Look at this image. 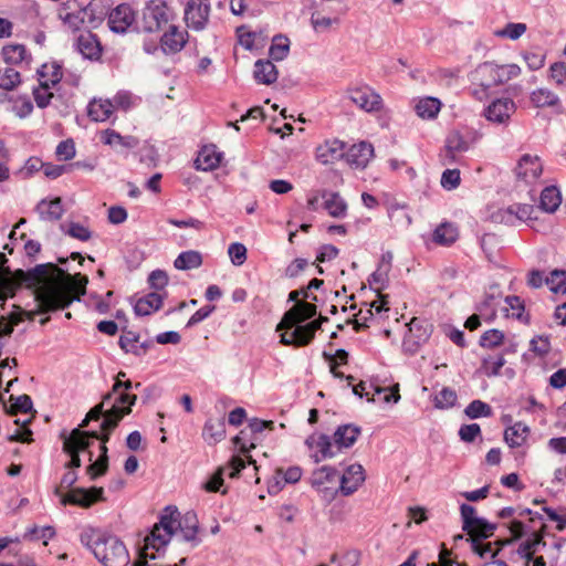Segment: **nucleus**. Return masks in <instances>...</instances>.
Segmentation results:
<instances>
[{"label":"nucleus","mask_w":566,"mask_h":566,"mask_svg":"<svg viewBox=\"0 0 566 566\" xmlns=\"http://www.w3.org/2000/svg\"><path fill=\"white\" fill-rule=\"evenodd\" d=\"M21 285L34 289V301L40 314L64 310L77 300L71 290V275L52 262L39 264L27 272L17 270L13 277L0 273V298Z\"/></svg>","instance_id":"obj_1"},{"label":"nucleus","mask_w":566,"mask_h":566,"mask_svg":"<svg viewBox=\"0 0 566 566\" xmlns=\"http://www.w3.org/2000/svg\"><path fill=\"white\" fill-rule=\"evenodd\" d=\"M80 542L104 566H126L129 563L128 551L116 535L87 527L81 533Z\"/></svg>","instance_id":"obj_2"},{"label":"nucleus","mask_w":566,"mask_h":566,"mask_svg":"<svg viewBox=\"0 0 566 566\" xmlns=\"http://www.w3.org/2000/svg\"><path fill=\"white\" fill-rule=\"evenodd\" d=\"M179 517L180 513L176 506H166L159 522L153 526L150 533L144 539L145 549L159 552L165 547L177 531Z\"/></svg>","instance_id":"obj_3"},{"label":"nucleus","mask_w":566,"mask_h":566,"mask_svg":"<svg viewBox=\"0 0 566 566\" xmlns=\"http://www.w3.org/2000/svg\"><path fill=\"white\" fill-rule=\"evenodd\" d=\"M170 20V11L165 1L150 0L143 10L140 30L155 33L164 30Z\"/></svg>","instance_id":"obj_4"},{"label":"nucleus","mask_w":566,"mask_h":566,"mask_svg":"<svg viewBox=\"0 0 566 566\" xmlns=\"http://www.w3.org/2000/svg\"><path fill=\"white\" fill-rule=\"evenodd\" d=\"M475 513L476 511L474 506L467 503H462L460 505L463 532L470 536L471 534L473 535L474 532L481 531L482 533L480 534V537H491L494 534L497 525L495 523H490L484 517L476 516Z\"/></svg>","instance_id":"obj_5"},{"label":"nucleus","mask_w":566,"mask_h":566,"mask_svg":"<svg viewBox=\"0 0 566 566\" xmlns=\"http://www.w3.org/2000/svg\"><path fill=\"white\" fill-rule=\"evenodd\" d=\"M135 394L119 391L113 395L106 411V424L111 428H117L123 418L132 412V407L136 403Z\"/></svg>","instance_id":"obj_6"},{"label":"nucleus","mask_w":566,"mask_h":566,"mask_svg":"<svg viewBox=\"0 0 566 566\" xmlns=\"http://www.w3.org/2000/svg\"><path fill=\"white\" fill-rule=\"evenodd\" d=\"M104 489L101 486L73 488L65 495H61L62 505H74L88 509L97 502H104Z\"/></svg>","instance_id":"obj_7"},{"label":"nucleus","mask_w":566,"mask_h":566,"mask_svg":"<svg viewBox=\"0 0 566 566\" xmlns=\"http://www.w3.org/2000/svg\"><path fill=\"white\" fill-rule=\"evenodd\" d=\"M337 481L338 471L331 465H323L314 470L310 478L311 486L321 493L326 501H333L338 491L332 486H326V484H335Z\"/></svg>","instance_id":"obj_8"},{"label":"nucleus","mask_w":566,"mask_h":566,"mask_svg":"<svg viewBox=\"0 0 566 566\" xmlns=\"http://www.w3.org/2000/svg\"><path fill=\"white\" fill-rule=\"evenodd\" d=\"M347 97L360 109L371 113L382 107V98L368 85L348 87Z\"/></svg>","instance_id":"obj_9"},{"label":"nucleus","mask_w":566,"mask_h":566,"mask_svg":"<svg viewBox=\"0 0 566 566\" xmlns=\"http://www.w3.org/2000/svg\"><path fill=\"white\" fill-rule=\"evenodd\" d=\"M374 157L375 149L373 144L361 140L345 150L344 159L350 168L364 170Z\"/></svg>","instance_id":"obj_10"},{"label":"nucleus","mask_w":566,"mask_h":566,"mask_svg":"<svg viewBox=\"0 0 566 566\" xmlns=\"http://www.w3.org/2000/svg\"><path fill=\"white\" fill-rule=\"evenodd\" d=\"M210 14V4L207 0H189L185 8V21L188 28L203 30Z\"/></svg>","instance_id":"obj_11"},{"label":"nucleus","mask_w":566,"mask_h":566,"mask_svg":"<svg viewBox=\"0 0 566 566\" xmlns=\"http://www.w3.org/2000/svg\"><path fill=\"white\" fill-rule=\"evenodd\" d=\"M136 13L129 4L122 3L114 8L107 18L109 29L115 33H125L135 22Z\"/></svg>","instance_id":"obj_12"},{"label":"nucleus","mask_w":566,"mask_h":566,"mask_svg":"<svg viewBox=\"0 0 566 566\" xmlns=\"http://www.w3.org/2000/svg\"><path fill=\"white\" fill-rule=\"evenodd\" d=\"M305 444L308 449H316V452L312 454L315 463H319L324 460L331 459L336 455L334 440L325 433H313L305 440Z\"/></svg>","instance_id":"obj_13"},{"label":"nucleus","mask_w":566,"mask_h":566,"mask_svg":"<svg viewBox=\"0 0 566 566\" xmlns=\"http://www.w3.org/2000/svg\"><path fill=\"white\" fill-rule=\"evenodd\" d=\"M346 144L337 138L326 139L315 149V158L323 165H333L345 156Z\"/></svg>","instance_id":"obj_14"},{"label":"nucleus","mask_w":566,"mask_h":566,"mask_svg":"<svg viewBox=\"0 0 566 566\" xmlns=\"http://www.w3.org/2000/svg\"><path fill=\"white\" fill-rule=\"evenodd\" d=\"M338 481L339 492L344 496L352 495L364 483L365 470L358 463L350 464L349 467L346 468L345 472L342 475L338 474Z\"/></svg>","instance_id":"obj_15"},{"label":"nucleus","mask_w":566,"mask_h":566,"mask_svg":"<svg viewBox=\"0 0 566 566\" xmlns=\"http://www.w3.org/2000/svg\"><path fill=\"white\" fill-rule=\"evenodd\" d=\"M516 105L510 97H502L493 101L484 111L488 120L503 124L515 113Z\"/></svg>","instance_id":"obj_16"},{"label":"nucleus","mask_w":566,"mask_h":566,"mask_svg":"<svg viewBox=\"0 0 566 566\" xmlns=\"http://www.w3.org/2000/svg\"><path fill=\"white\" fill-rule=\"evenodd\" d=\"M317 314V307L315 304L308 302H298L285 312L281 322L280 327L293 326L296 323H303Z\"/></svg>","instance_id":"obj_17"},{"label":"nucleus","mask_w":566,"mask_h":566,"mask_svg":"<svg viewBox=\"0 0 566 566\" xmlns=\"http://www.w3.org/2000/svg\"><path fill=\"white\" fill-rule=\"evenodd\" d=\"M285 329V333L281 335V343L283 345H293L295 347L307 346L314 338L306 329V326L302 323H296L293 326L277 325L276 331Z\"/></svg>","instance_id":"obj_18"},{"label":"nucleus","mask_w":566,"mask_h":566,"mask_svg":"<svg viewBox=\"0 0 566 566\" xmlns=\"http://www.w3.org/2000/svg\"><path fill=\"white\" fill-rule=\"evenodd\" d=\"M517 178L526 184L535 181L543 172V165L537 156L523 155L515 168Z\"/></svg>","instance_id":"obj_19"},{"label":"nucleus","mask_w":566,"mask_h":566,"mask_svg":"<svg viewBox=\"0 0 566 566\" xmlns=\"http://www.w3.org/2000/svg\"><path fill=\"white\" fill-rule=\"evenodd\" d=\"M57 15L65 25L73 30H78L85 21L87 11L75 1H66L60 7Z\"/></svg>","instance_id":"obj_20"},{"label":"nucleus","mask_w":566,"mask_h":566,"mask_svg":"<svg viewBox=\"0 0 566 566\" xmlns=\"http://www.w3.org/2000/svg\"><path fill=\"white\" fill-rule=\"evenodd\" d=\"M80 436L77 430H72L69 436L64 432L61 433V438L63 439V452L70 455V461L65 463V469L73 470L77 469L82 465V461L80 458V453L82 451H86L85 446L80 442V444L75 443L76 437Z\"/></svg>","instance_id":"obj_21"},{"label":"nucleus","mask_w":566,"mask_h":566,"mask_svg":"<svg viewBox=\"0 0 566 566\" xmlns=\"http://www.w3.org/2000/svg\"><path fill=\"white\" fill-rule=\"evenodd\" d=\"M75 45L76 50L88 60H98L102 55V45L91 31L81 32L76 38Z\"/></svg>","instance_id":"obj_22"},{"label":"nucleus","mask_w":566,"mask_h":566,"mask_svg":"<svg viewBox=\"0 0 566 566\" xmlns=\"http://www.w3.org/2000/svg\"><path fill=\"white\" fill-rule=\"evenodd\" d=\"M222 158L223 153L216 145H205L199 150L195 165L198 170L211 171L220 166Z\"/></svg>","instance_id":"obj_23"},{"label":"nucleus","mask_w":566,"mask_h":566,"mask_svg":"<svg viewBox=\"0 0 566 566\" xmlns=\"http://www.w3.org/2000/svg\"><path fill=\"white\" fill-rule=\"evenodd\" d=\"M469 149V143L457 130L451 132L446 138L444 149L441 153L443 164H451L455 160L457 155Z\"/></svg>","instance_id":"obj_24"},{"label":"nucleus","mask_w":566,"mask_h":566,"mask_svg":"<svg viewBox=\"0 0 566 566\" xmlns=\"http://www.w3.org/2000/svg\"><path fill=\"white\" fill-rule=\"evenodd\" d=\"M177 530H179L182 539L191 543L192 546H197L201 543V538L198 536L199 523L195 512H187L180 516Z\"/></svg>","instance_id":"obj_25"},{"label":"nucleus","mask_w":566,"mask_h":566,"mask_svg":"<svg viewBox=\"0 0 566 566\" xmlns=\"http://www.w3.org/2000/svg\"><path fill=\"white\" fill-rule=\"evenodd\" d=\"M538 212L539 211L537 208L526 203H515L507 208L509 214H514L516 219L527 223L531 228H533L536 231H541L544 228V224L539 222Z\"/></svg>","instance_id":"obj_26"},{"label":"nucleus","mask_w":566,"mask_h":566,"mask_svg":"<svg viewBox=\"0 0 566 566\" xmlns=\"http://www.w3.org/2000/svg\"><path fill=\"white\" fill-rule=\"evenodd\" d=\"M361 433V428L353 424L346 423L337 427L333 434L334 444L337 451L342 449L350 448Z\"/></svg>","instance_id":"obj_27"},{"label":"nucleus","mask_w":566,"mask_h":566,"mask_svg":"<svg viewBox=\"0 0 566 566\" xmlns=\"http://www.w3.org/2000/svg\"><path fill=\"white\" fill-rule=\"evenodd\" d=\"M167 292L158 293L150 292L145 296L137 300L134 305V312L137 316H148L151 313L161 308Z\"/></svg>","instance_id":"obj_28"},{"label":"nucleus","mask_w":566,"mask_h":566,"mask_svg":"<svg viewBox=\"0 0 566 566\" xmlns=\"http://www.w3.org/2000/svg\"><path fill=\"white\" fill-rule=\"evenodd\" d=\"M161 48L166 53H177L186 44V32L180 31L177 27L170 25L169 29L163 34Z\"/></svg>","instance_id":"obj_29"},{"label":"nucleus","mask_w":566,"mask_h":566,"mask_svg":"<svg viewBox=\"0 0 566 566\" xmlns=\"http://www.w3.org/2000/svg\"><path fill=\"white\" fill-rule=\"evenodd\" d=\"M101 140L116 150L118 149H132L137 147L139 140L134 136H122L119 133L113 129H105L101 134Z\"/></svg>","instance_id":"obj_30"},{"label":"nucleus","mask_w":566,"mask_h":566,"mask_svg":"<svg viewBox=\"0 0 566 566\" xmlns=\"http://www.w3.org/2000/svg\"><path fill=\"white\" fill-rule=\"evenodd\" d=\"M115 111V105L111 99L94 98L87 106V115L94 122L107 120Z\"/></svg>","instance_id":"obj_31"},{"label":"nucleus","mask_w":566,"mask_h":566,"mask_svg":"<svg viewBox=\"0 0 566 566\" xmlns=\"http://www.w3.org/2000/svg\"><path fill=\"white\" fill-rule=\"evenodd\" d=\"M279 72L270 60H258L254 64L253 77L259 84L271 85L276 82Z\"/></svg>","instance_id":"obj_32"},{"label":"nucleus","mask_w":566,"mask_h":566,"mask_svg":"<svg viewBox=\"0 0 566 566\" xmlns=\"http://www.w3.org/2000/svg\"><path fill=\"white\" fill-rule=\"evenodd\" d=\"M36 212L43 221H57L64 212L61 198L41 200L36 206Z\"/></svg>","instance_id":"obj_33"},{"label":"nucleus","mask_w":566,"mask_h":566,"mask_svg":"<svg viewBox=\"0 0 566 566\" xmlns=\"http://www.w3.org/2000/svg\"><path fill=\"white\" fill-rule=\"evenodd\" d=\"M530 434V427L521 421L515 422L504 431V441L510 448L522 447Z\"/></svg>","instance_id":"obj_34"},{"label":"nucleus","mask_w":566,"mask_h":566,"mask_svg":"<svg viewBox=\"0 0 566 566\" xmlns=\"http://www.w3.org/2000/svg\"><path fill=\"white\" fill-rule=\"evenodd\" d=\"M2 56L6 63L9 64H30L32 61L31 54L28 52L23 44H8L2 49Z\"/></svg>","instance_id":"obj_35"},{"label":"nucleus","mask_w":566,"mask_h":566,"mask_svg":"<svg viewBox=\"0 0 566 566\" xmlns=\"http://www.w3.org/2000/svg\"><path fill=\"white\" fill-rule=\"evenodd\" d=\"M494 70L495 63L492 62L479 65L473 74L476 85L491 88L499 86Z\"/></svg>","instance_id":"obj_36"},{"label":"nucleus","mask_w":566,"mask_h":566,"mask_svg":"<svg viewBox=\"0 0 566 566\" xmlns=\"http://www.w3.org/2000/svg\"><path fill=\"white\" fill-rule=\"evenodd\" d=\"M408 326V334L413 338H417L416 343L418 344L427 343L433 331L432 324L429 321L420 317H413Z\"/></svg>","instance_id":"obj_37"},{"label":"nucleus","mask_w":566,"mask_h":566,"mask_svg":"<svg viewBox=\"0 0 566 566\" xmlns=\"http://www.w3.org/2000/svg\"><path fill=\"white\" fill-rule=\"evenodd\" d=\"M324 209L333 218H344L347 212V203L337 192H324Z\"/></svg>","instance_id":"obj_38"},{"label":"nucleus","mask_w":566,"mask_h":566,"mask_svg":"<svg viewBox=\"0 0 566 566\" xmlns=\"http://www.w3.org/2000/svg\"><path fill=\"white\" fill-rule=\"evenodd\" d=\"M38 73L40 83L50 86L56 85L63 77L62 66L56 61L44 63Z\"/></svg>","instance_id":"obj_39"},{"label":"nucleus","mask_w":566,"mask_h":566,"mask_svg":"<svg viewBox=\"0 0 566 566\" xmlns=\"http://www.w3.org/2000/svg\"><path fill=\"white\" fill-rule=\"evenodd\" d=\"M441 102L434 97L420 98L415 105L416 114L422 119L436 118L441 109Z\"/></svg>","instance_id":"obj_40"},{"label":"nucleus","mask_w":566,"mask_h":566,"mask_svg":"<svg viewBox=\"0 0 566 566\" xmlns=\"http://www.w3.org/2000/svg\"><path fill=\"white\" fill-rule=\"evenodd\" d=\"M530 99L537 108L553 107L559 104V97L546 87H539L531 93Z\"/></svg>","instance_id":"obj_41"},{"label":"nucleus","mask_w":566,"mask_h":566,"mask_svg":"<svg viewBox=\"0 0 566 566\" xmlns=\"http://www.w3.org/2000/svg\"><path fill=\"white\" fill-rule=\"evenodd\" d=\"M481 531L474 532V534L468 536L465 541L470 543L471 549L473 553L479 555L481 558H486L490 556L491 559L495 558L499 554V551L492 549V543H484L485 538L480 537Z\"/></svg>","instance_id":"obj_42"},{"label":"nucleus","mask_w":566,"mask_h":566,"mask_svg":"<svg viewBox=\"0 0 566 566\" xmlns=\"http://www.w3.org/2000/svg\"><path fill=\"white\" fill-rule=\"evenodd\" d=\"M459 237L458 228L451 222L441 223L433 232V242L440 245H449Z\"/></svg>","instance_id":"obj_43"},{"label":"nucleus","mask_w":566,"mask_h":566,"mask_svg":"<svg viewBox=\"0 0 566 566\" xmlns=\"http://www.w3.org/2000/svg\"><path fill=\"white\" fill-rule=\"evenodd\" d=\"M562 203V196L559 190L554 187H546L539 198V209L545 212H554Z\"/></svg>","instance_id":"obj_44"},{"label":"nucleus","mask_w":566,"mask_h":566,"mask_svg":"<svg viewBox=\"0 0 566 566\" xmlns=\"http://www.w3.org/2000/svg\"><path fill=\"white\" fill-rule=\"evenodd\" d=\"M546 546V542L542 541L541 535L537 537L530 536L520 544L517 554L525 559L526 564H531V559L536 552Z\"/></svg>","instance_id":"obj_45"},{"label":"nucleus","mask_w":566,"mask_h":566,"mask_svg":"<svg viewBox=\"0 0 566 566\" xmlns=\"http://www.w3.org/2000/svg\"><path fill=\"white\" fill-rule=\"evenodd\" d=\"M202 264V256L195 250H187L181 252L174 262L178 270L187 271L197 269Z\"/></svg>","instance_id":"obj_46"},{"label":"nucleus","mask_w":566,"mask_h":566,"mask_svg":"<svg viewBox=\"0 0 566 566\" xmlns=\"http://www.w3.org/2000/svg\"><path fill=\"white\" fill-rule=\"evenodd\" d=\"M226 436V424L223 419L209 420L203 427V437L209 443H217Z\"/></svg>","instance_id":"obj_47"},{"label":"nucleus","mask_w":566,"mask_h":566,"mask_svg":"<svg viewBox=\"0 0 566 566\" xmlns=\"http://www.w3.org/2000/svg\"><path fill=\"white\" fill-rule=\"evenodd\" d=\"M10 400H13V403L7 408L4 406V409L8 415L15 416L17 412L22 413H35L36 411L33 409V401L31 397L27 394L20 395L18 397L11 396Z\"/></svg>","instance_id":"obj_48"},{"label":"nucleus","mask_w":566,"mask_h":566,"mask_svg":"<svg viewBox=\"0 0 566 566\" xmlns=\"http://www.w3.org/2000/svg\"><path fill=\"white\" fill-rule=\"evenodd\" d=\"M21 83L20 73L12 67L0 70V88L3 91H13Z\"/></svg>","instance_id":"obj_49"},{"label":"nucleus","mask_w":566,"mask_h":566,"mask_svg":"<svg viewBox=\"0 0 566 566\" xmlns=\"http://www.w3.org/2000/svg\"><path fill=\"white\" fill-rule=\"evenodd\" d=\"M505 303L513 311L512 316L524 324H530L531 317L528 314H525V305L524 301L516 295H509L505 297Z\"/></svg>","instance_id":"obj_50"},{"label":"nucleus","mask_w":566,"mask_h":566,"mask_svg":"<svg viewBox=\"0 0 566 566\" xmlns=\"http://www.w3.org/2000/svg\"><path fill=\"white\" fill-rule=\"evenodd\" d=\"M124 334L119 337L118 345L125 353H132L136 356H140V350L137 349L136 343L139 340V335L132 332L126 331V326L122 328Z\"/></svg>","instance_id":"obj_51"},{"label":"nucleus","mask_w":566,"mask_h":566,"mask_svg":"<svg viewBox=\"0 0 566 566\" xmlns=\"http://www.w3.org/2000/svg\"><path fill=\"white\" fill-rule=\"evenodd\" d=\"M88 460L91 461V464L87 465L86 473L91 481H94L98 476L106 474L108 470V459H105V457H98L95 461H93V453L90 451Z\"/></svg>","instance_id":"obj_52"},{"label":"nucleus","mask_w":566,"mask_h":566,"mask_svg":"<svg viewBox=\"0 0 566 566\" xmlns=\"http://www.w3.org/2000/svg\"><path fill=\"white\" fill-rule=\"evenodd\" d=\"M311 23L315 31L325 32L334 27L339 25L340 20L337 17L329 18L321 14L319 12H313L311 17Z\"/></svg>","instance_id":"obj_53"},{"label":"nucleus","mask_w":566,"mask_h":566,"mask_svg":"<svg viewBox=\"0 0 566 566\" xmlns=\"http://www.w3.org/2000/svg\"><path fill=\"white\" fill-rule=\"evenodd\" d=\"M464 413L470 419H478L480 417H490L492 415V408L490 405L482 400L471 401L464 409Z\"/></svg>","instance_id":"obj_54"},{"label":"nucleus","mask_w":566,"mask_h":566,"mask_svg":"<svg viewBox=\"0 0 566 566\" xmlns=\"http://www.w3.org/2000/svg\"><path fill=\"white\" fill-rule=\"evenodd\" d=\"M545 283L553 293H566V271L554 270L551 275L545 279Z\"/></svg>","instance_id":"obj_55"},{"label":"nucleus","mask_w":566,"mask_h":566,"mask_svg":"<svg viewBox=\"0 0 566 566\" xmlns=\"http://www.w3.org/2000/svg\"><path fill=\"white\" fill-rule=\"evenodd\" d=\"M289 39L282 35L275 36L270 46V56L275 61H282L289 53Z\"/></svg>","instance_id":"obj_56"},{"label":"nucleus","mask_w":566,"mask_h":566,"mask_svg":"<svg viewBox=\"0 0 566 566\" xmlns=\"http://www.w3.org/2000/svg\"><path fill=\"white\" fill-rule=\"evenodd\" d=\"M505 363L506 360L503 355H500L496 359H493L492 356H488L482 359L481 369L488 377H495L500 375Z\"/></svg>","instance_id":"obj_57"},{"label":"nucleus","mask_w":566,"mask_h":566,"mask_svg":"<svg viewBox=\"0 0 566 566\" xmlns=\"http://www.w3.org/2000/svg\"><path fill=\"white\" fill-rule=\"evenodd\" d=\"M494 71L499 85L504 84L514 77H517L521 73V69L516 64H495Z\"/></svg>","instance_id":"obj_58"},{"label":"nucleus","mask_w":566,"mask_h":566,"mask_svg":"<svg viewBox=\"0 0 566 566\" xmlns=\"http://www.w3.org/2000/svg\"><path fill=\"white\" fill-rule=\"evenodd\" d=\"M457 394L449 387L442 388L434 397L433 403L437 409H448L455 405Z\"/></svg>","instance_id":"obj_59"},{"label":"nucleus","mask_w":566,"mask_h":566,"mask_svg":"<svg viewBox=\"0 0 566 566\" xmlns=\"http://www.w3.org/2000/svg\"><path fill=\"white\" fill-rule=\"evenodd\" d=\"M504 333L496 328L484 332L479 340V345L485 348H494L500 346L504 340Z\"/></svg>","instance_id":"obj_60"},{"label":"nucleus","mask_w":566,"mask_h":566,"mask_svg":"<svg viewBox=\"0 0 566 566\" xmlns=\"http://www.w3.org/2000/svg\"><path fill=\"white\" fill-rule=\"evenodd\" d=\"M147 282L149 287L153 289L154 292L165 293V289L168 285L169 277L166 271L157 269L150 272Z\"/></svg>","instance_id":"obj_61"},{"label":"nucleus","mask_w":566,"mask_h":566,"mask_svg":"<svg viewBox=\"0 0 566 566\" xmlns=\"http://www.w3.org/2000/svg\"><path fill=\"white\" fill-rule=\"evenodd\" d=\"M388 274H389L388 271L382 270L377 266L376 271H374L368 279V283H369L370 287L378 295H380L381 290H385L388 286V282H389Z\"/></svg>","instance_id":"obj_62"},{"label":"nucleus","mask_w":566,"mask_h":566,"mask_svg":"<svg viewBox=\"0 0 566 566\" xmlns=\"http://www.w3.org/2000/svg\"><path fill=\"white\" fill-rule=\"evenodd\" d=\"M65 233L82 242H87L93 235L90 228L80 222H71Z\"/></svg>","instance_id":"obj_63"},{"label":"nucleus","mask_w":566,"mask_h":566,"mask_svg":"<svg viewBox=\"0 0 566 566\" xmlns=\"http://www.w3.org/2000/svg\"><path fill=\"white\" fill-rule=\"evenodd\" d=\"M549 76L558 87L566 88V63L555 62L549 66Z\"/></svg>","instance_id":"obj_64"}]
</instances>
